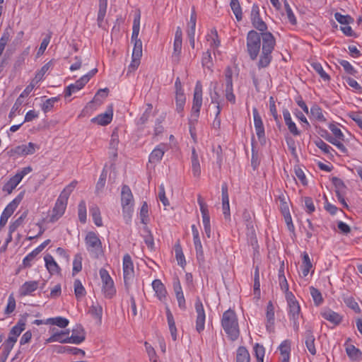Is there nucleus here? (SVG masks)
<instances>
[{
	"instance_id": "nucleus-60",
	"label": "nucleus",
	"mask_w": 362,
	"mask_h": 362,
	"mask_svg": "<svg viewBox=\"0 0 362 362\" xmlns=\"http://www.w3.org/2000/svg\"><path fill=\"white\" fill-rule=\"evenodd\" d=\"M254 293L257 298L260 296L259 272L258 267H256L254 273Z\"/></svg>"
},
{
	"instance_id": "nucleus-13",
	"label": "nucleus",
	"mask_w": 362,
	"mask_h": 362,
	"mask_svg": "<svg viewBox=\"0 0 362 362\" xmlns=\"http://www.w3.org/2000/svg\"><path fill=\"white\" fill-rule=\"evenodd\" d=\"M253 118H254V125L256 131L257 136L259 140L264 143L265 142V132L264 127L263 125V122L262 118L258 112V110L256 107H254L252 110Z\"/></svg>"
},
{
	"instance_id": "nucleus-19",
	"label": "nucleus",
	"mask_w": 362,
	"mask_h": 362,
	"mask_svg": "<svg viewBox=\"0 0 362 362\" xmlns=\"http://www.w3.org/2000/svg\"><path fill=\"white\" fill-rule=\"evenodd\" d=\"M166 148L165 144H160L149 155V162L153 163L159 162L162 159Z\"/></svg>"
},
{
	"instance_id": "nucleus-42",
	"label": "nucleus",
	"mask_w": 362,
	"mask_h": 362,
	"mask_svg": "<svg viewBox=\"0 0 362 362\" xmlns=\"http://www.w3.org/2000/svg\"><path fill=\"white\" fill-rule=\"evenodd\" d=\"M45 324L57 325L61 328H64L69 325V320L62 317L48 318Z\"/></svg>"
},
{
	"instance_id": "nucleus-3",
	"label": "nucleus",
	"mask_w": 362,
	"mask_h": 362,
	"mask_svg": "<svg viewBox=\"0 0 362 362\" xmlns=\"http://www.w3.org/2000/svg\"><path fill=\"white\" fill-rule=\"evenodd\" d=\"M221 325L231 341L238 339L240 330L237 316L233 310L229 309L223 313Z\"/></svg>"
},
{
	"instance_id": "nucleus-33",
	"label": "nucleus",
	"mask_w": 362,
	"mask_h": 362,
	"mask_svg": "<svg viewBox=\"0 0 362 362\" xmlns=\"http://www.w3.org/2000/svg\"><path fill=\"white\" fill-rule=\"evenodd\" d=\"M54 351L57 352V354H63L65 352H68L74 355L81 354L83 356H85V351L83 350L76 347H71L68 346H57L54 349Z\"/></svg>"
},
{
	"instance_id": "nucleus-61",
	"label": "nucleus",
	"mask_w": 362,
	"mask_h": 362,
	"mask_svg": "<svg viewBox=\"0 0 362 362\" xmlns=\"http://www.w3.org/2000/svg\"><path fill=\"white\" fill-rule=\"evenodd\" d=\"M310 294L316 305H320L323 302V298L320 291L313 286L310 288Z\"/></svg>"
},
{
	"instance_id": "nucleus-28",
	"label": "nucleus",
	"mask_w": 362,
	"mask_h": 362,
	"mask_svg": "<svg viewBox=\"0 0 362 362\" xmlns=\"http://www.w3.org/2000/svg\"><path fill=\"white\" fill-rule=\"evenodd\" d=\"M198 204L200 207V211L202 216V222L203 224H209L210 223V216L208 210L207 204L204 202L201 195L198 196L197 199Z\"/></svg>"
},
{
	"instance_id": "nucleus-25",
	"label": "nucleus",
	"mask_w": 362,
	"mask_h": 362,
	"mask_svg": "<svg viewBox=\"0 0 362 362\" xmlns=\"http://www.w3.org/2000/svg\"><path fill=\"white\" fill-rule=\"evenodd\" d=\"M23 196V195L22 194H20L12 202H11L4 209L2 215L9 218L21 203Z\"/></svg>"
},
{
	"instance_id": "nucleus-30",
	"label": "nucleus",
	"mask_w": 362,
	"mask_h": 362,
	"mask_svg": "<svg viewBox=\"0 0 362 362\" xmlns=\"http://www.w3.org/2000/svg\"><path fill=\"white\" fill-rule=\"evenodd\" d=\"M192 170L194 177H199L201 174V168L198 158V154L194 148L192 150L191 156Z\"/></svg>"
},
{
	"instance_id": "nucleus-5",
	"label": "nucleus",
	"mask_w": 362,
	"mask_h": 362,
	"mask_svg": "<svg viewBox=\"0 0 362 362\" xmlns=\"http://www.w3.org/2000/svg\"><path fill=\"white\" fill-rule=\"evenodd\" d=\"M261 47L260 35L255 30H250L247 36V51L252 60H255Z\"/></svg>"
},
{
	"instance_id": "nucleus-7",
	"label": "nucleus",
	"mask_w": 362,
	"mask_h": 362,
	"mask_svg": "<svg viewBox=\"0 0 362 362\" xmlns=\"http://www.w3.org/2000/svg\"><path fill=\"white\" fill-rule=\"evenodd\" d=\"M288 305V315L290 320L293 322V328L296 331L299 329L298 319L300 315V307L292 293H286Z\"/></svg>"
},
{
	"instance_id": "nucleus-22",
	"label": "nucleus",
	"mask_w": 362,
	"mask_h": 362,
	"mask_svg": "<svg viewBox=\"0 0 362 362\" xmlns=\"http://www.w3.org/2000/svg\"><path fill=\"white\" fill-rule=\"evenodd\" d=\"M70 339L69 343L79 344L83 342L85 339V332L81 326H77L76 328L72 330V334L71 337H69Z\"/></svg>"
},
{
	"instance_id": "nucleus-55",
	"label": "nucleus",
	"mask_w": 362,
	"mask_h": 362,
	"mask_svg": "<svg viewBox=\"0 0 362 362\" xmlns=\"http://www.w3.org/2000/svg\"><path fill=\"white\" fill-rule=\"evenodd\" d=\"M119 144V139L117 135L112 134L110 141V153L114 158L117 156V146Z\"/></svg>"
},
{
	"instance_id": "nucleus-56",
	"label": "nucleus",
	"mask_w": 362,
	"mask_h": 362,
	"mask_svg": "<svg viewBox=\"0 0 362 362\" xmlns=\"http://www.w3.org/2000/svg\"><path fill=\"white\" fill-rule=\"evenodd\" d=\"M139 214H140L141 223H144V225H146L149 221V218H148V206L146 202H144L142 204Z\"/></svg>"
},
{
	"instance_id": "nucleus-21",
	"label": "nucleus",
	"mask_w": 362,
	"mask_h": 362,
	"mask_svg": "<svg viewBox=\"0 0 362 362\" xmlns=\"http://www.w3.org/2000/svg\"><path fill=\"white\" fill-rule=\"evenodd\" d=\"M266 318V328L269 332H272L274 324V307L272 301H269L267 305Z\"/></svg>"
},
{
	"instance_id": "nucleus-47",
	"label": "nucleus",
	"mask_w": 362,
	"mask_h": 362,
	"mask_svg": "<svg viewBox=\"0 0 362 362\" xmlns=\"http://www.w3.org/2000/svg\"><path fill=\"white\" fill-rule=\"evenodd\" d=\"M344 303L351 309H352L355 313H360L361 309L358 304V303L355 300V299L352 296H344L343 298Z\"/></svg>"
},
{
	"instance_id": "nucleus-24",
	"label": "nucleus",
	"mask_w": 362,
	"mask_h": 362,
	"mask_svg": "<svg viewBox=\"0 0 362 362\" xmlns=\"http://www.w3.org/2000/svg\"><path fill=\"white\" fill-rule=\"evenodd\" d=\"M321 315L324 319L336 325H339L342 320V317L339 313L330 309H325L321 312Z\"/></svg>"
},
{
	"instance_id": "nucleus-14",
	"label": "nucleus",
	"mask_w": 362,
	"mask_h": 362,
	"mask_svg": "<svg viewBox=\"0 0 362 362\" xmlns=\"http://www.w3.org/2000/svg\"><path fill=\"white\" fill-rule=\"evenodd\" d=\"M192 231L193 235L194 244L196 250L197 259L199 262H204V250L199 238V230L195 225L192 226Z\"/></svg>"
},
{
	"instance_id": "nucleus-15",
	"label": "nucleus",
	"mask_w": 362,
	"mask_h": 362,
	"mask_svg": "<svg viewBox=\"0 0 362 362\" xmlns=\"http://www.w3.org/2000/svg\"><path fill=\"white\" fill-rule=\"evenodd\" d=\"M25 323L23 320H19L17 324L13 327L9 332V336L6 341L4 342L11 343V345L14 346L17 341L18 337L25 329Z\"/></svg>"
},
{
	"instance_id": "nucleus-2",
	"label": "nucleus",
	"mask_w": 362,
	"mask_h": 362,
	"mask_svg": "<svg viewBox=\"0 0 362 362\" xmlns=\"http://www.w3.org/2000/svg\"><path fill=\"white\" fill-rule=\"evenodd\" d=\"M261 41H262V53L257 62L258 68L263 69L267 67L272 60V53L276 45V40L274 35L270 32L261 33Z\"/></svg>"
},
{
	"instance_id": "nucleus-53",
	"label": "nucleus",
	"mask_w": 362,
	"mask_h": 362,
	"mask_svg": "<svg viewBox=\"0 0 362 362\" xmlns=\"http://www.w3.org/2000/svg\"><path fill=\"white\" fill-rule=\"evenodd\" d=\"M13 346L11 345V343L4 342L1 345V353L0 356V362H6L8 356L12 350Z\"/></svg>"
},
{
	"instance_id": "nucleus-26",
	"label": "nucleus",
	"mask_w": 362,
	"mask_h": 362,
	"mask_svg": "<svg viewBox=\"0 0 362 362\" xmlns=\"http://www.w3.org/2000/svg\"><path fill=\"white\" fill-rule=\"evenodd\" d=\"M315 339L313 332L310 329L306 330L305 332V344L308 351L313 356L315 355L317 352L315 346Z\"/></svg>"
},
{
	"instance_id": "nucleus-18",
	"label": "nucleus",
	"mask_w": 362,
	"mask_h": 362,
	"mask_svg": "<svg viewBox=\"0 0 362 362\" xmlns=\"http://www.w3.org/2000/svg\"><path fill=\"white\" fill-rule=\"evenodd\" d=\"M152 287L157 298L162 302L166 300L167 291L164 284L160 279H155L152 282Z\"/></svg>"
},
{
	"instance_id": "nucleus-45",
	"label": "nucleus",
	"mask_w": 362,
	"mask_h": 362,
	"mask_svg": "<svg viewBox=\"0 0 362 362\" xmlns=\"http://www.w3.org/2000/svg\"><path fill=\"white\" fill-rule=\"evenodd\" d=\"M90 214L93 218L94 223L97 226H101L103 225V221L100 216V209L97 206H92L90 208Z\"/></svg>"
},
{
	"instance_id": "nucleus-8",
	"label": "nucleus",
	"mask_w": 362,
	"mask_h": 362,
	"mask_svg": "<svg viewBox=\"0 0 362 362\" xmlns=\"http://www.w3.org/2000/svg\"><path fill=\"white\" fill-rule=\"evenodd\" d=\"M102 281V292L106 298H112L116 294V288L114 281L105 269H100L99 271Z\"/></svg>"
},
{
	"instance_id": "nucleus-1",
	"label": "nucleus",
	"mask_w": 362,
	"mask_h": 362,
	"mask_svg": "<svg viewBox=\"0 0 362 362\" xmlns=\"http://www.w3.org/2000/svg\"><path fill=\"white\" fill-rule=\"evenodd\" d=\"M202 105V83L198 81L196 83L194 96H193V103L192 107V112L190 115V117L189 119V133L193 139L194 141H197V134H196V128L195 125L198 121V118L199 117L200 109Z\"/></svg>"
},
{
	"instance_id": "nucleus-62",
	"label": "nucleus",
	"mask_w": 362,
	"mask_h": 362,
	"mask_svg": "<svg viewBox=\"0 0 362 362\" xmlns=\"http://www.w3.org/2000/svg\"><path fill=\"white\" fill-rule=\"evenodd\" d=\"M27 216V212H23L19 218H18L14 222L11 223L9 226L10 233H13L23 222L24 219Z\"/></svg>"
},
{
	"instance_id": "nucleus-12",
	"label": "nucleus",
	"mask_w": 362,
	"mask_h": 362,
	"mask_svg": "<svg viewBox=\"0 0 362 362\" xmlns=\"http://www.w3.org/2000/svg\"><path fill=\"white\" fill-rule=\"evenodd\" d=\"M182 32L180 27L177 28L175 40L173 43V52L172 53V61L175 63H178L180 59L182 53Z\"/></svg>"
},
{
	"instance_id": "nucleus-17",
	"label": "nucleus",
	"mask_w": 362,
	"mask_h": 362,
	"mask_svg": "<svg viewBox=\"0 0 362 362\" xmlns=\"http://www.w3.org/2000/svg\"><path fill=\"white\" fill-rule=\"evenodd\" d=\"M88 82L87 76H82L74 83L70 84L64 90V97L68 98L73 93L80 90Z\"/></svg>"
},
{
	"instance_id": "nucleus-10",
	"label": "nucleus",
	"mask_w": 362,
	"mask_h": 362,
	"mask_svg": "<svg viewBox=\"0 0 362 362\" xmlns=\"http://www.w3.org/2000/svg\"><path fill=\"white\" fill-rule=\"evenodd\" d=\"M226 81L225 96L226 100L232 104L235 103V96L233 87V71L230 66H227L224 72Z\"/></svg>"
},
{
	"instance_id": "nucleus-38",
	"label": "nucleus",
	"mask_w": 362,
	"mask_h": 362,
	"mask_svg": "<svg viewBox=\"0 0 362 362\" xmlns=\"http://www.w3.org/2000/svg\"><path fill=\"white\" fill-rule=\"evenodd\" d=\"M21 180L16 175L11 177L9 180L4 185L3 191L11 194L13 190L18 186Z\"/></svg>"
},
{
	"instance_id": "nucleus-27",
	"label": "nucleus",
	"mask_w": 362,
	"mask_h": 362,
	"mask_svg": "<svg viewBox=\"0 0 362 362\" xmlns=\"http://www.w3.org/2000/svg\"><path fill=\"white\" fill-rule=\"evenodd\" d=\"M36 145L32 142H29L28 145L18 146L14 149V153L18 155H30L35 152Z\"/></svg>"
},
{
	"instance_id": "nucleus-54",
	"label": "nucleus",
	"mask_w": 362,
	"mask_h": 362,
	"mask_svg": "<svg viewBox=\"0 0 362 362\" xmlns=\"http://www.w3.org/2000/svg\"><path fill=\"white\" fill-rule=\"evenodd\" d=\"M175 257L177 261V264L181 266L182 267H184L186 262L185 255L182 252V250L180 244H177L175 246Z\"/></svg>"
},
{
	"instance_id": "nucleus-52",
	"label": "nucleus",
	"mask_w": 362,
	"mask_h": 362,
	"mask_svg": "<svg viewBox=\"0 0 362 362\" xmlns=\"http://www.w3.org/2000/svg\"><path fill=\"white\" fill-rule=\"evenodd\" d=\"M153 106L151 104L148 103L147 104V107L144 112L142 114V115L140 117V118L137 120V125L143 126L144 125L146 122L148 120L151 112H152Z\"/></svg>"
},
{
	"instance_id": "nucleus-64",
	"label": "nucleus",
	"mask_w": 362,
	"mask_h": 362,
	"mask_svg": "<svg viewBox=\"0 0 362 362\" xmlns=\"http://www.w3.org/2000/svg\"><path fill=\"white\" fill-rule=\"evenodd\" d=\"M315 146L319 148L320 150L323 151L325 154H329L331 150H333L332 148L327 144L323 140L318 138L317 140L314 141Z\"/></svg>"
},
{
	"instance_id": "nucleus-23",
	"label": "nucleus",
	"mask_w": 362,
	"mask_h": 362,
	"mask_svg": "<svg viewBox=\"0 0 362 362\" xmlns=\"http://www.w3.org/2000/svg\"><path fill=\"white\" fill-rule=\"evenodd\" d=\"M39 283L37 281H30L25 282L20 288L19 293L21 296L30 295L38 288Z\"/></svg>"
},
{
	"instance_id": "nucleus-43",
	"label": "nucleus",
	"mask_w": 362,
	"mask_h": 362,
	"mask_svg": "<svg viewBox=\"0 0 362 362\" xmlns=\"http://www.w3.org/2000/svg\"><path fill=\"white\" fill-rule=\"evenodd\" d=\"M310 115L316 120L322 122H326L322 109L317 105H315L310 108Z\"/></svg>"
},
{
	"instance_id": "nucleus-50",
	"label": "nucleus",
	"mask_w": 362,
	"mask_h": 362,
	"mask_svg": "<svg viewBox=\"0 0 362 362\" xmlns=\"http://www.w3.org/2000/svg\"><path fill=\"white\" fill-rule=\"evenodd\" d=\"M250 21L252 23H264L260 17L259 7L257 4H253L250 12Z\"/></svg>"
},
{
	"instance_id": "nucleus-34",
	"label": "nucleus",
	"mask_w": 362,
	"mask_h": 362,
	"mask_svg": "<svg viewBox=\"0 0 362 362\" xmlns=\"http://www.w3.org/2000/svg\"><path fill=\"white\" fill-rule=\"evenodd\" d=\"M347 356L353 361H358L362 359V352L354 345H348L346 347Z\"/></svg>"
},
{
	"instance_id": "nucleus-44",
	"label": "nucleus",
	"mask_w": 362,
	"mask_h": 362,
	"mask_svg": "<svg viewBox=\"0 0 362 362\" xmlns=\"http://www.w3.org/2000/svg\"><path fill=\"white\" fill-rule=\"evenodd\" d=\"M142 236L144 238V242L148 246V247L152 249L154 245V240L153 235L151 234V230L146 226V225L143 228Z\"/></svg>"
},
{
	"instance_id": "nucleus-57",
	"label": "nucleus",
	"mask_w": 362,
	"mask_h": 362,
	"mask_svg": "<svg viewBox=\"0 0 362 362\" xmlns=\"http://www.w3.org/2000/svg\"><path fill=\"white\" fill-rule=\"evenodd\" d=\"M82 269V257L81 255H76L73 261L72 275L74 276Z\"/></svg>"
},
{
	"instance_id": "nucleus-29",
	"label": "nucleus",
	"mask_w": 362,
	"mask_h": 362,
	"mask_svg": "<svg viewBox=\"0 0 362 362\" xmlns=\"http://www.w3.org/2000/svg\"><path fill=\"white\" fill-rule=\"evenodd\" d=\"M68 334L69 332L61 331L60 332L53 334L46 340V341L47 343H52L54 341H58L60 343H69L70 339H69Z\"/></svg>"
},
{
	"instance_id": "nucleus-39",
	"label": "nucleus",
	"mask_w": 362,
	"mask_h": 362,
	"mask_svg": "<svg viewBox=\"0 0 362 362\" xmlns=\"http://www.w3.org/2000/svg\"><path fill=\"white\" fill-rule=\"evenodd\" d=\"M303 262L301 265L302 274L303 276H306L310 272V269L313 267L310 257L306 252H304L302 255Z\"/></svg>"
},
{
	"instance_id": "nucleus-37",
	"label": "nucleus",
	"mask_w": 362,
	"mask_h": 362,
	"mask_svg": "<svg viewBox=\"0 0 362 362\" xmlns=\"http://www.w3.org/2000/svg\"><path fill=\"white\" fill-rule=\"evenodd\" d=\"M235 362H250V355L245 346H240L237 349Z\"/></svg>"
},
{
	"instance_id": "nucleus-63",
	"label": "nucleus",
	"mask_w": 362,
	"mask_h": 362,
	"mask_svg": "<svg viewBox=\"0 0 362 362\" xmlns=\"http://www.w3.org/2000/svg\"><path fill=\"white\" fill-rule=\"evenodd\" d=\"M339 63L344 68L346 73L353 76L357 74L356 70L348 61L341 59L339 61Z\"/></svg>"
},
{
	"instance_id": "nucleus-59",
	"label": "nucleus",
	"mask_w": 362,
	"mask_h": 362,
	"mask_svg": "<svg viewBox=\"0 0 362 362\" xmlns=\"http://www.w3.org/2000/svg\"><path fill=\"white\" fill-rule=\"evenodd\" d=\"M134 42V49L132 52V57L141 58L142 56V42L141 40L132 41Z\"/></svg>"
},
{
	"instance_id": "nucleus-41",
	"label": "nucleus",
	"mask_w": 362,
	"mask_h": 362,
	"mask_svg": "<svg viewBox=\"0 0 362 362\" xmlns=\"http://www.w3.org/2000/svg\"><path fill=\"white\" fill-rule=\"evenodd\" d=\"M78 184V182L76 180L72 181L69 185H68L61 192L59 198L62 199V200L68 202V199L71 194V192L74 191L75 187H76Z\"/></svg>"
},
{
	"instance_id": "nucleus-48",
	"label": "nucleus",
	"mask_w": 362,
	"mask_h": 362,
	"mask_svg": "<svg viewBox=\"0 0 362 362\" xmlns=\"http://www.w3.org/2000/svg\"><path fill=\"white\" fill-rule=\"evenodd\" d=\"M311 66L325 81H329L330 80L329 76L324 71L320 63L313 62L311 63Z\"/></svg>"
},
{
	"instance_id": "nucleus-51",
	"label": "nucleus",
	"mask_w": 362,
	"mask_h": 362,
	"mask_svg": "<svg viewBox=\"0 0 362 362\" xmlns=\"http://www.w3.org/2000/svg\"><path fill=\"white\" fill-rule=\"evenodd\" d=\"M74 293H75L76 298L78 300L81 299L86 295V290L79 279H76L74 281Z\"/></svg>"
},
{
	"instance_id": "nucleus-40",
	"label": "nucleus",
	"mask_w": 362,
	"mask_h": 362,
	"mask_svg": "<svg viewBox=\"0 0 362 362\" xmlns=\"http://www.w3.org/2000/svg\"><path fill=\"white\" fill-rule=\"evenodd\" d=\"M89 313L93 317L97 319L100 322H101L103 316V307L101 305L98 303L93 304L89 308Z\"/></svg>"
},
{
	"instance_id": "nucleus-36",
	"label": "nucleus",
	"mask_w": 362,
	"mask_h": 362,
	"mask_svg": "<svg viewBox=\"0 0 362 362\" xmlns=\"http://www.w3.org/2000/svg\"><path fill=\"white\" fill-rule=\"evenodd\" d=\"M112 119V112L100 114L96 117L92 119V122L98 124L105 126L111 122Z\"/></svg>"
},
{
	"instance_id": "nucleus-58",
	"label": "nucleus",
	"mask_w": 362,
	"mask_h": 362,
	"mask_svg": "<svg viewBox=\"0 0 362 362\" xmlns=\"http://www.w3.org/2000/svg\"><path fill=\"white\" fill-rule=\"evenodd\" d=\"M78 214L79 221L85 223L86 221V206L84 201H81L78 206Z\"/></svg>"
},
{
	"instance_id": "nucleus-31",
	"label": "nucleus",
	"mask_w": 362,
	"mask_h": 362,
	"mask_svg": "<svg viewBox=\"0 0 362 362\" xmlns=\"http://www.w3.org/2000/svg\"><path fill=\"white\" fill-rule=\"evenodd\" d=\"M217 87H218V83L216 82L214 86V91L211 93V103L216 105V109H217V115H219L221 111V103L223 101V99L219 94V93L217 91Z\"/></svg>"
},
{
	"instance_id": "nucleus-11",
	"label": "nucleus",
	"mask_w": 362,
	"mask_h": 362,
	"mask_svg": "<svg viewBox=\"0 0 362 362\" xmlns=\"http://www.w3.org/2000/svg\"><path fill=\"white\" fill-rule=\"evenodd\" d=\"M194 307L197 315L196 319V330L199 333H201L204 329L206 315L203 303L199 297H197Z\"/></svg>"
},
{
	"instance_id": "nucleus-32",
	"label": "nucleus",
	"mask_w": 362,
	"mask_h": 362,
	"mask_svg": "<svg viewBox=\"0 0 362 362\" xmlns=\"http://www.w3.org/2000/svg\"><path fill=\"white\" fill-rule=\"evenodd\" d=\"M44 259L45 266L50 274L59 272L60 268L51 255H46Z\"/></svg>"
},
{
	"instance_id": "nucleus-20",
	"label": "nucleus",
	"mask_w": 362,
	"mask_h": 362,
	"mask_svg": "<svg viewBox=\"0 0 362 362\" xmlns=\"http://www.w3.org/2000/svg\"><path fill=\"white\" fill-rule=\"evenodd\" d=\"M283 116L286 125L288 127L289 132L293 136H299L300 132L298 129L296 124L292 121L291 114L287 109L283 110Z\"/></svg>"
},
{
	"instance_id": "nucleus-6",
	"label": "nucleus",
	"mask_w": 362,
	"mask_h": 362,
	"mask_svg": "<svg viewBox=\"0 0 362 362\" xmlns=\"http://www.w3.org/2000/svg\"><path fill=\"white\" fill-rule=\"evenodd\" d=\"M134 197L128 185H124L121 190V204L124 216L130 218L133 212Z\"/></svg>"
},
{
	"instance_id": "nucleus-9",
	"label": "nucleus",
	"mask_w": 362,
	"mask_h": 362,
	"mask_svg": "<svg viewBox=\"0 0 362 362\" xmlns=\"http://www.w3.org/2000/svg\"><path fill=\"white\" fill-rule=\"evenodd\" d=\"M123 275L124 285L128 289L129 284L134 276V264L132 257L129 254H126L123 257Z\"/></svg>"
},
{
	"instance_id": "nucleus-46",
	"label": "nucleus",
	"mask_w": 362,
	"mask_h": 362,
	"mask_svg": "<svg viewBox=\"0 0 362 362\" xmlns=\"http://www.w3.org/2000/svg\"><path fill=\"white\" fill-rule=\"evenodd\" d=\"M230 8L238 21H240L243 19L242 9L238 0L230 1Z\"/></svg>"
},
{
	"instance_id": "nucleus-49",
	"label": "nucleus",
	"mask_w": 362,
	"mask_h": 362,
	"mask_svg": "<svg viewBox=\"0 0 362 362\" xmlns=\"http://www.w3.org/2000/svg\"><path fill=\"white\" fill-rule=\"evenodd\" d=\"M253 350L257 359V362H264V357L265 354L264 347L262 345L256 343L253 346Z\"/></svg>"
},
{
	"instance_id": "nucleus-16",
	"label": "nucleus",
	"mask_w": 362,
	"mask_h": 362,
	"mask_svg": "<svg viewBox=\"0 0 362 362\" xmlns=\"http://www.w3.org/2000/svg\"><path fill=\"white\" fill-rule=\"evenodd\" d=\"M67 202L62 200V199H57L55 205L52 209V214L50 216L49 221L51 222H55L57 221L64 213Z\"/></svg>"
},
{
	"instance_id": "nucleus-4",
	"label": "nucleus",
	"mask_w": 362,
	"mask_h": 362,
	"mask_svg": "<svg viewBox=\"0 0 362 362\" xmlns=\"http://www.w3.org/2000/svg\"><path fill=\"white\" fill-rule=\"evenodd\" d=\"M85 243L87 250L93 257L98 258L103 254L102 242L95 232L90 231L86 234Z\"/></svg>"
},
{
	"instance_id": "nucleus-35",
	"label": "nucleus",
	"mask_w": 362,
	"mask_h": 362,
	"mask_svg": "<svg viewBox=\"0 0 362 362\" xmlns=\"http://www.w3.org/2000/svg\"><path fill=\"white\" fill-rule=\"evenodd\" d=\"M166 316L168 320V324L170 332L171 337L174 341L177 340V328L175 326V320L173 315L169 308L166 310Z\"/></svg>"
}]
</instances>
